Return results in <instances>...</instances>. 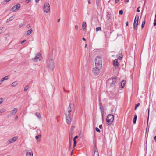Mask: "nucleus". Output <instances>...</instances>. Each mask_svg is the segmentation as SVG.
<instances>
[{"instance_id": "obj_1", "label": "nucleus", "mask_w": 156, "mask_h": 156, "mask_svg": "<svg viewBox=\"0 0 156 156\" xmlns=\"http://www.w3.org/2000/svg\"><path fill=\"white\" fill-rule=\"evenodd\" d=\"M73 106V105L72 103H70L68 108L67 112H66V122L68 124H70L71 122L70 112L71 111V108Z\"/></svg>"}, {"instance_id": "obj_2", "label": "nucleus", "mask_w": 156, "mask_h": 156, "mask_svg": "<svg viewBox=\"0 0 156 156\" xmlns=\"http://www.w3.org/2000/svg\"><path fill=\"white\" fill-rule=\"evenodd\" d=\"M54 62L53 59L51 58H49L47 62V65L48 70H53L54 68Z\"/></svg>"}, {"instance_id": "obj_3", "label": "nucleus", "mask_w": 156, "mask_h": 156, "mask_svg": "<svg viewBox=\"0 0 156 156\" xmlns=\"http://www.w3.org/2000/svg\"><path fill=\"white\" fill-rule=\"evenodd\" d=\"M95 64L96 66H98L99 68L102 67V61L101 58L99 56L96 57L95 59Z\"/></svg>"}, {"instance_id": "obj_4", "label": "nucleus", "mask_w": 156, "mask_h": 156, "mask_svg": "<svg viewBox=\"0 0 156 156\" xmlns=\"http://www.w3.org/2000/svg\"><path fill=\"white\" fill-rule=\"evenodd\" d=\"M43 10L45 13H49L50 10L49 4L47 2L44 3L43 7Z\"/></svg>"}, {"instance_id": "obj_5", "label": "nucleus", "mask_w": 156, "mask_h": 156, "mask_svg": "<svg viewBox=\"0 0 156 156\" xmlns=\"http://www.w3.org/2000/svg\"><path fill=\"white\" fill-rule=\"evenodd\" d=\"M114 120V116L112 114L108 115L106 121L108 125L111 124Z\"/></svg>"}, {"instance_id": "obj_6", "label": "nucleus", "mask_w": 156, "mask_h": 156, "mask_svg": "<svg viewBox=\"0 0 156 156\" xmlns=\"http://www.w3.org/2000/svg\"><path fill=\"white\" fill-rule=\"evenodd\" d=\"M102 67H100V68L98 67V66H96L94 68L92 69V72L95 75H98L100 73V70L101 69Z\"/></svg>"}, {"instance_id": "obj_7", "label": "nucleus", "mask_w": 156, "mask_h": 156, "mask_svg": "<svg viewBox=\"0 0 156 156\" xmlns=\"http://www.w3.org/2000/svg\"><path fill=\"white\" fill-rule=\"evenodd\" d=\"M116 79V78L114 77L110 78L108 81V83L110 84L111 86L112 87L115 83Z\"/></svg>"}, {"instance_id": "obj_8", "label": "nucleus", "mask_w": 156, "mask_h": 156, "mask_svg": "<svg viewBox=\"0 0 156 156\" xmlns=\"http://www.w3.org/2000/svg\"><path fill=\"white\" fill-rule=\"evenodd\" d=\"M18 137L17 136H14L12 138L9 139L8 140L7 142L8 144L13 143L16 142L18 139Z\"/></svg>"}, {"instance_id": "obj_9", "label": "nucleus", "mask_w": 156, "mask_h": 156, "mask_svg": "<svg viewBox=\"0 0 156 156\" xmlns=\"http://www.w3.org/2000/svg\"><path fill=\"white\" fill-rule=\"evenodd\" d=\"M41 58V55L37 53L34 58H32V60L35 62H37L38 61H40Z\"/></svg>"}, {"instance_id": "obj_10", "label": "nucleus", "mask_w": 156, "mask_h": 156, "mask_svg": "<svg viewBox=\"0 0 156 156\" xmlns=\"http://www.w3.org/2000/svg\"><path fill=\"white\" fill-rule=\"evenodd\" d=\"M139 18V17L138 16H136L133 23V28L135 30H136L137 28Z\"/></svg>"}, {"instance_id": "obj_11", "label": "nucleus", "mask_w": 156, "mask_h": 156, "mask_svg": "<svg viewBox=\"0 0 156 156\" xmlns=\"http://www.w3.org/2000/svg\"><path fill=\"white\" fill-rule=\"evenodd\" d=\"M20 7V4H18L16 5L13 6L11 9V10L13 12H15L18 10Z\"/></svg>"}, {"instance_id": "obj_12", "label": "nucleus", "mask_w": 156, "mask_h": 156, "mask_svg": "<svg viewBox=\"0 0 156 156\" xmlns=\"http://www.w3.org/2000/svg\"><path fill=\"white\" fill-rule=\"evenodd\" d=\"M18 110L17 108H14L12 111L11 112V115H13L15 114L17 112Z\"/></svg>"}, {"instance_id": "obj_13", "label": "nucleus", "mask_w": 156, "mask_h": 156, "mask_svg": "<svg viewBox=\"0 0 156 156\" xmlns=\"http://www.w3.org/2000/svg\"><path fill=\"white\" fill-rule=\"evenodd\" d=\"M26 155L27 156H33V153L32 151L26 152Z\"/></svg>"}, {"instance_id": "obj_14", "label": "nucleus", "mask_w": 156, "mask_h": 156, "mask_svg": "<svg viewBox=\"0 0 156 156\" xmlns=\"http://www.w3.org/2000/svg\"><path fill=\"white\" fill-rule=\"evenodd\" d=\"M18 84V82L17 81H15L12 83L11 84V86L12 87H15Z\"/></svg>"}, {"instance_id": "obj_15", "label": "nucleus", "mask_w": 156, "mask_h": 156, "mask_svg": "<svg viewBox=\"0 0 156 156\" xmlns=\"http://www.w3.org/2000/svg\"><path fill=\"white\" fill-rule=\"evenodd\" d=\"M14 19V17H13V16H12L11 17H10L9 19H7L6 22V23H9V22H10V21H12V20H13Z\"/></svg>"}, {"instance_id": "obj_16", "label": "nucleus", "mask_w": 156, "mask_h": 156, "mask_svg": "<svg viewBox=\"0 0 156 156\" xmlns=\"http://www.w3.org/2000/svg\"><path fill=\"white\" fill-rule=\"evenodd\" d=\"M113 65L114 66H116L118 65V60L117 59H115L113 62Z\"/></svg>"}, {"instance_id": "obj_17", "label": "nucleus", "mask_w": 156, "mask_h": 156, "mask_svg": "<svg viewBox=\"0 0 156 156\" xmlns=\"http://www.w3.org/2000/svg\"><path fill=\"white\" fill-rule=\"evenodd\" d=\"M126 82L124 80H122L121 81V87L122 88H123L125 85Z\"/></svg>"}, {"instance_id": "obj_18", "label": "nucleus", "mask_w": 156, "mask_h": 156, "mask_svg": "<svg viewBox=\"0 0 156 156\" xmlns=\"http://www.w3.org/2000/svg\"><path fill=\"white\" fill-rule=\"evenodd\" d=\"M9 78V76H5V77L2 78L1 80H2V81L3 82L5 80H8Z\"/></svg>"}, {"instance_id": "obj_19", "label": "nucleus", "mask_w": 156, "mask_h": 156, "mask_svg": "<svg viewBox=\"0 0 156 156\" xmlns=\"http://www.w3.org/2000/svg\"><path fill=\"white\" fill-rule=\"evenodd\" d=\"M33 30L32 29H30V30H28L27 32V35H30L32 32Z\"/></svg>"}, {"instance_id": "obj_20", "label": "nucleus", "mask_w": 156, "mask_h": 156, "mask_svg": "<svg viewBox=\"0 0 156 156\" xmlns=\"http://www.w3.org/2000/svg\"><path fill=\"white\" fill-rule=\"evenodd\" d=\"M35 115L39 119L41 120V117L40 116V114L37 112H36L35 113Z\"/></svg>"}, {"instance_id": "obj_21", "label": "nucleus", "mask_w": 156, "mask_h": 156, "mask_svg": "<svg viewBox=\"0 0 156 156\" xmlns=\"http://www.w3.org/2000/svg\"><path fill=\"white\" fill-rule=\"evenodd\" d=\"M137 115H135L134 116V117L133 118V123L134 124L136 123V120H137Z\"/></svg>"}, {"instance_id": "obj_22", "label": "nucleus", "mask_w": 156, "mask_h": 156, "mask_svg": "<svg viewBox=\"0 0 156 156\" xmlns=\"http://www.w3.org/2000/svg\"><path fill=\"white\" fill-rule=\"evenodd\" d=\"M41 137V135H38V136H35V139L36 140H37V141L38 142H39L40 141V139H39Z\"/></svg>"}, {"instance_id": "obj_23", "label": "nucleus", "mask_w": 156, "mask_h": 156, "mask_svg": "<svg viewBox=\"0 0 156 156\" xmlns=\"http://www.w3.org/2000/svg\"><path fill=\"white\" fill-rule=\"evenodd\" d=\"M82 27L83 29H85L86 27V23L85 22H83L82 24Z\"/></svg>"}, {"instance_id": "obj_24", "label": "nucleus", "mask_w": 156, "mask_h": 156, "mask_svg": "<svg viewBox=\"0 0 156 156\" xmlns=\"http://www.w3.org/2000/svg\"><path fill=\"white\" fill-rule=\"evenodd\" d=\"M110 15L108 13L106 15V19L108 20H109L110 19Z\"/></svg>"}, {"instance_id": "obj_25", "label": "nucleus", "mask_w": 156, "mask_h": 156, "mask_svg": "<svg viewBox=\"0 0 156 156\" xmlns=\"http://www.w3.org/2000/svg\"><path fill=\"white\" fill-rule=\"evenodd\" d=\"M122 58V55L121 53H120L119 54V56L118 57V58L119 59H121Z\"/></svg>"}, {"instance_id": "obj_26", "label": "nucleus", "mask_w": 156, "mask_h": 156, "mask_svg": "<svg viewBox=\"0 0 156 156\" xmlns=\"http://www.w3.org/2000/svg\"><path fill=\"white\" fill-rule=\"evenodd\" d=\"M6 111V110L5 108H2L0 109V113H3L4 112Z\"/></svg>"}, {"instance_id": "obj_27", "label": "nucleus", "mask_w": 156, "mask_h": 156, "mask_svg": "<svg viewBox=\"0 0 156 156\" xmlns=\"http://www.w3.org/2000/svg\"><path fill=\"white\" fill-rule=\"evenodd\" d=\"M69 143L70 145H71V141H72V136L70 134L69 135Z\"/></svg>"}, {"instance_id": "obj_28", "label": "nucleus", "mask_w": 156, "mask_h": 156, "mask_svg": "<svg viewBox=\"0 0 156 156\" xmlns=\"http://www.w3.org/2000/svg\"><path fill=\"white\" fill-rule=\"evenodd\" d=\"M94 156H99L98 152H96L95 153H94Z\"/></svg>"}, {"instance_id": "obj_29", "label": "nucleus", "mask_w": 156, "mask_h": 156, "mask_svg": "<svg viewBox=\"0 0 156 156\" xmlns=\"http://www.w3.org/2000/svg\"><path fill=\"white\" fill-rule=\"evenodd\" d=\"M101 30V29L100 27H98L96 28V31H100Z\"/></svg>"}, {"instance_id": "obj_30", "label": "nucleus", "mask_w": 156, "mask_h": 156, "mask_svg": "<svg viewBox=\"0 0 156 156\" xmlns=\"http://www.w3.org/2000/svg\"><path fill=\"white\" fill-rule=\"evenodd\" d=\"M145 21H143L142 22V25H141V27H142V28H143L144 27V25H145Z\"/></svg>"}, {"instance_id": "obj_31", "label": "nucleus", "mask_w": 156, "mask_h": 156, "mask_svg": "<svg viewBox=\"0 0 156 156\" xmlns=\"http://www.w3.org/2000/svg\"><path fill=\"white\" fill-rule=\"evenodd\" d=\"M95 129L97 132H98L99 133H100L101 132L100 130L98 127H96L95 128Z\"/></svg>"}, {"instance_id": "obj_32", "label": "nucleus", "mask_w": 156, "mask_h": 156, "mask_svg": "<svg viewBox=\"0 0 156 156\" xmlns=\"http://www.w3.org/2000/svg\"><path fill=\"white\" fill-rule=\"evenodd\" d=\"M4 101V99L2 98H0V104Z\"/></svg>"}, {"instance_id": "obj_33", "label": "nucleus", "mask_w": 156, "mask_h": 156, "mask_svg": "<svg viewBox=\"0 0 156 156\" xmlns=\"http://www.w3.org/2000/svg\"><path fill=\"white\" fill-rule=\"evenodd\" d=\"M123 13V11L122 10H120L119 11V14L120 15H122Z\"/></svg>"}, {"instance_id": "obj_34", "label": "nucleus", "mask_w": 156, "mask_h": 156, "mask_svg": "<svg viewBox=\"0 0 156 156\" xmlns=\"http://www.w3.org/2000/svg\"><path fill=\"white\" fill-rule=\"evenodd\" d=\"M96 152H98V149L97 148L95 147L94 148V153H95Z\"/></svg>"}, {"instance_id": "obj_35", "label": "nucleus", "mask_w": 156, "mask_h": 156, "mask_svg": "<svg viewBox=\"0 0 156 156\" xmlns=\"http://www.w3.org/2000/svg\"><path fill=\"white\" fill-rule=\"evenodd\" d=\"M75 28L76 30H77L78 29V26L76 25L75 27Z\"/></svg>"}, {"instance_id": "obj_36", "label": "nucleus", "mask_w": 156, "mask_h": 156, "mask_svg": "<svg viewBox=\"0 0 156 156\" xmlns=\"http://www.w3.org/2000/svg\"><path fill=\"white\" fill-rule=\"evenodd\" d=\"M11 0H5L2 3H4L5 2H9Z\"/></svg>"}, {"instance_id": "obj_37", "label": "nucleus", "mask_w": 156, "mask_h": 156, "mask_svg": "<svg viewBox=\"0 0 156 156\" xmlns=\"http://www.w3.org/2000/svg\"><path fill=\"white\" fill-rule=\"evenodd\" d=\"M140 105V103H138L137 104H136V105H135V106L136 107H139V106Z\"/></svg>"}, {"instance_id": "obj_38", "label": "nucleus", "mask_w": 156, "mask_h": 156, "mask_svg": "<svg viewBox=\"0 0 156 156\" xmlns=\"http://www.w3.org/2000/svg\"><path fill=\"white\" fill-rule=\"evenodd\" d=\"M78 137V136H75L74 138H73V140H75L76 139H77V138Z\"/></svg>"}, {"instance_id": "obj_39", "label": "nucleus", "mask_w": 156, "mask_h": 156, "mask_svg": "<svg viewBox=\"0 0 156 156\" xmlns=\"http://www.w3.org/2000/svg\"><path fill=\"white\" fill-rule=\"evenodd\" d=\"M139 8H140V7H139L137 9V11L138 12H140V10H139Z\"/></svg>"}, {"instance_id": "obj_40", "label": "nucleus", "mask_w": 156, "mask_h": 156, "mask_svg": "<svg viewBox=\"0 0 156 156\" xmlns=\"http://www.w3.org/2000/svg\"><path fill=\"white\" fill-rule=\"evenodd\" d=\"M31 1V0H26V2L27 3L30 2Z\"/></svg>"}, {"instance_id": "obj_41", "label": "nucleus", "mask_w": 156, "mask_h": 156, "mask_svg": "<svg viewBox=\"0 0 156 156\" xmlns=\"http://www.w3.org/2000/svg\"><path fill=\"white\" fill-rule=\"evenodd\" d=\"M26 40H23V41H22L21 42V44H22L25 41H26Z\"/></svg>"}, {"instance_id": "obj_42", "label": "nucleus", "mask_w": 156, "mask_h": 156, "mask_svg": "<svg viewBox=\"0 0 156 156\" xmlns=\"http://www.w3.org/2000/svg\"><path fill=\"white\" fill-rule=\"evenodd\" d=\"M28 89L26 88H25L24 89V90L25 91H26Z\"/></svg>"}, {"instance_id": "obj_43", "label": "nucleus", "mask_w": 156, "mask_h": 156, "mask_svg": "<svg viewBox=\"0 0 156 156\" xmlns=\"http://www.w3.org/2000/svg\"><path fill=\"white\" fill-rule=\"evenodd\" d=\"M2 29H1L0 28V34H1L2 33Z\"/></svg>"}, {"instance_id": "obj_44", "label": "nucleus", "mask_w": 156, "mask_h": 156, "mask_svg": "<svg viewBox=\"0 0 156 156\" xmlns=\"http://www.w3.org/2000/svg\"><path fill=\"white\" fill-rule=\"evenodd\" d=\"M88 3L89 4H91V2H90V0H88Z\"/></svg>"}, {"instance_id": "obj_45", "label": "nucleus", "mask_w": 156, "mask_h": 156, "mask_svg": "<svg viewBox=\"0 0 156 156\" xmlns=\"http://www.w3.org/2000/svg\"><path fill=\"white\" fill-rule=\"evenodd\" d=\"M40 0H35L36 3H38Z\"/></svg>"}, {"instance_id": "obj_46", "label": "nucleus", "mask_w": 156, "mask_h": 156, "mask_svg": "<svg viewBox=\"0 0 156 156\" xmlns=\"http://www.w3.org/2000/svg\"><path fill=\"white\" fill-rule=\"evenodd\" d=\"M149 108L148 111V118H149Z\"/></svg>"}, {"instance_id": "obj_47", "label": "nucleus", "mask_w": 156, "mask_h": 156, "mask_svg": "<svg viewBox=\"0 0 156 156\" xmlns=\"http://www.w3.org/2000/svg\"><path fill=\"white\" fill-rule=\"evenodd\" d=\"M102 125H100L99 126V127L100 129H101L102 128Z\"/></svg>"}, {"instance_id": "obj_48", "label": "nucleus", "mask_w": 156, "mask_h": 156, "mask_svg": "<svg viewBox=\"0 0 156 156\" xmlns=\"http://www.w3.org/2000/svg\"><path fill=\"white\" fill-rule=\"evenodd\" d=\"M2 82H3V81H2V80L1 79L0 80V85L2 83Z\"/></svg>"}, {"instance_id": "obj_49", "label": "nucleus", "mask_w": 156, "mask_h": 156, "mask_svg": "<svg viewBox=\"0 0 156 156\" xmlns=\"http://www.w3.org/2000/svg\"><path fill=\"white\" fill-rule=\"evenodd\" d=\"M74 141V144H76V141L75 140H73Z\"/></svg>"}, {"instance_id": "obj_50", "label": "nucleus", "mask_w": 156, "mask_h": 156, "mask_svg": "<svg viewBox=\"0 0 156 156\" xmlns=\"http://www.w3.org/2000/svg\"><path fill=\"white\" fill-rule=\"evenodd\" d=\"M154 140L156 142V136H155L154 137Z\"/></svg>"}, {"instance_id": "obj_51", "label": "nucleus", "mask_w": 156, "mask_h": 156, "mask_svg": "<svg viewBox=\"0 0 156 156\" xmlns=\"http://www.w3.org/2000/svg\"><path fill=\"white\" fill-rule=\"evenodd\" d=\"M119 1V0H115V2L116 3H117Z\"/></svg>"}, {"instance_id": "obj_52", "label": "nucleus", "mask_w": 156, "mask_h": 156, "mask_svg": "<svg viewBox=\"0 0 156 156\" xmlns=\"http://www.w3.org/2000/svg\"><path fill=\"white\" fill-rule=\"evenodd\" d=\"M153 25H154V26H156V22H154V23H153Z\"/></svg>"}, {"instance_id": "obj_53", "label": "nucleus", "mask_w": 156, "mask_h": 156, "mask_svg": "<svg viewBox=\"0 0 156 156\" xmlns=\"http://www.w3.org/2000/svg\"><path fill=\"white\" fill-rule=\"evenodd\" d=\"M126 25L127 26H128V21L126 22Z\"/></svg>"}, {"instance_id": "obj_54", "label": "nucleus", "mask_w": 156, "mask_h": 156, "mask_svg": "<svg viewBox=\"0 0 156 156\" xmlns=\"http://www.w3.org/2000/svg\"><path fill=\"white\" fill-rule=\"evenodd\" d=\"M82 39H83V40L84 41H86V39L84 37H83L82 38Z\"/></svg>"}, {"instance_id": "obj_55", "label": "nucleus", "mask_w": 156, "mask_h": 156, "mask_svg": "<svg viewBox=\"0 0 156 156\" xmlns=\"http://www.w3.org/2000/svg\"><path fill=\"white\" fill-rule=\"evenodd\" d=\"M22 26H23V25H22H22H21V24H20V25H19V27H21Z\"/></svg>"}, {"instance_id": "obj_56", "label": "nucleus", "mask_w": 156, "mask_h": 156, "mask_svg": "<svg viewBox=\"0 0 156 156\" xmlns=\"http://www.w3.org/2000/svg\"><path fill=\"white\" fill-rule=\"evenodd\" d=\"M125 1L126 2H129V0H125Z\"/></svg>"}, {"instance_id": "obj_57", "label": "nucleus", "mask_w": 156, "mask_h": 156, "mask_svg": "<svg viewBox=\"0 0 156 156\" xmlns=\"http://www.w3.org/2000/svg\"><path fill=\"white\" fill-rule=\"evenodd\" d=\"M27 27H30V26L29 25H27Z\"/></svg>"}, {"instance_id": "obj_58", "label": "nucleus", "mask_w": 156, "mask_h": 156, "mask_svg": "<svg viewBox=\"0 0 156 156\" xmlns=\"http://www.w3.org/2000/svg\"><path fill=\"white\" fill-rule=\"evenodd\" d=\"M137 107H136L135 106V110H136L137 109Z\"/></svg>"}, {"instance_id": "obj_59", "label": "nucleus", "mask_w": 156, "mask_h": 156, "mask_svg": "<svg viewBox=\"0 0 156 156\" xmlns=\"http://www.w3.org/2000/svg\"><path fill=\"white\" fill-rule=\"evenodd\" d=\"M73 146L74 147H75L76 146V144H74Z\"/></svg>"}, {"instance_id": "obj_60", "label": "nucleus", "mask_w": 156, "mask_h": 156, "mask_svg": "<svg viewBox=\"0 0 156 156\" xmlns=\"http://www.w3.org/2000/svg\"><path fill=\"white\" fill-rule=\"evenodd\" d=\"M60 21V19H58V22H59V21Z\"/></svg>"}, {"instance_id": "obj_61", "label": "nucleus", "mask_w": 156, "mask_h": 156, "mask_svg": "<svg viewBox=\"0 0 156 156\" xmlns=\"http://www.w3.org/2000/svg\"><path fill=\"white\" fill-rule=\"evenodd\" d=\"M154 22H156V18H155V20H154Z\"/></svg>"}, {"instance_id": "obj_62", "label": "nucleus", "mask_w": 156, "mask_h": 156, "mask_svg": "<svg viewBox=\"0 0 156 156\" xmlns=\"http://www.w3.org/2000/svg\"><path fill=\"white\" fill-rule=\"evenodd\" d=\"M113 112V109H112V110H111L112 112Z\"/></svg>"}, {"instance_id": "obj_63", "label": "nucleus", "mask_w": 156, "mask_h": 156, "mask_svg": "<svg viewBox=\"0 0 156 156\" xmlns=\"http://www.w3.org/2000/svg\"><path fill=\"white\" fill-rule=\"evenodd\" d=\"M155 18L156 19V14H155Z\"/></svg>"}, {"instance_id": "obj_64", "label": "nucleus", "mask_w": 156, "mask_h": 156, "mask_svg": "<svg viewBox=\"0 0 156 156\" xmlns=\"http://www.w3.org/2000/svg\"><path fill=\"white\" fill-rule=\"evenodd\" d=\"M18 117L17 116H16V117H15L16 118H17Z\"/></svg>"}]
</instances>
